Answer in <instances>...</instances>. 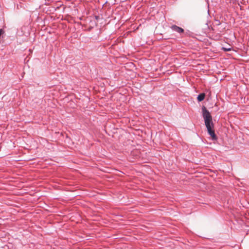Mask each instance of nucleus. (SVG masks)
<instances>
[{
  "label": "nucleus",
  "mask_w": 249,
  "mask_h": 249,
  "mask_svg": "<svg viewBox=\"0 0 249 249\" xmlns=\"http://www.w3.org/2000/svg\"><path fill=\"white\" fill-rule=\"evenodd\" d=\"M202 111L208 133L211 136L212 140L215 141L217 139V138L214 132V124L212 121V117L209 110L204 106L202 107Z\"/></svg>",
  "instance_id": "nucleus-1"
},
{
  "label": "nucleus",
  "mask_w": 249,
  "mask_h": 249,
  "mask_svg": "<svg viewBox=\"0 0 249 249\" xmlns=\"http://www.w3.org/2000/svg\"><path fill=\"white\" fill-rule=\"evenodd\" d=\"M222 50H223L225 52H228L230 51L231 50V48H225V47H222Z\"/></svg>",
  "instance_id": "nucleus-4"
},
{
  "label": "nucleus",
  "mask_w": 249,
  "mask_h": 249,
  "mask_svg": "<svg viewBox=\"0 0 249 249\" xmlns=\"http://www.w3.org/2000/svg\"><path fill=\"white\" fill-rule=\"evenodd\" d=\"M171 29L174 32H176L177 33H178L179 34L183 33H184V30L181 27H179L176 25H173L171 27Z\"/></svg>",
  "instance_id": "nucleus-2"
},
{
  "label": "nucleus",
  "mask_w": 249,
  "mask_h": 249,
  "mask_svg": "<svg viewBox=\"0 0 249 249\" xmlns=\"http://www.w3.org/2000/svg\"><path fill=\"white\" fill-rule=\"evenodd\" d=\"M205 97V93H200L198 95V96L197 97V99L198 101L201 102L204 99Z\"/></svg>",
  "instance_id": "nucleus-3"
}]
</instances>
